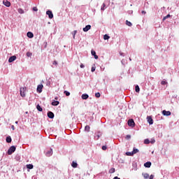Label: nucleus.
<instances>
[{
	"instance_id": "1a4fd4ad",
	"label": "nucleus",
	"mask_w": 179,
	"mask_h": 179,
	"mask_svg": "<svg viewBox=\"0 0 179 179\" xmlns=\"http://www.w3.org/2000/svg\"><path fill=\"white\" fill-rule=\"evenodd\" d=\"M48 118H50L52 120V118H54V117H55L54 113H52L51 111L48 112Z\"/></svg>"
},
{
	"instance_id": "cd10ccee",
	"label": "nucleus",
	"mask_w": 179,
	"mask_h": 179,
	"mask_svg": "<svg viewBox=\"0 0 179 179\" xmlns=\"http://www.w3.org/2000/svg\"><path fill=\"white\" fill-rule=\"evenodd\" d=\"M143 176L145 179L149 178V173H143Z\"/></svg>"
},
{
	"instance_id": "603ef678",
	"label": "nucleus",
	"mask_w": 179,
	"mask_h": 179,
	"mask_svg": "<svg viewBox=\"0 0 179 179\" xmlns=\"http://www.w3.org/2000/svg\"><path fill=\"white\" fill-rule=\"evenodd\" d=\"M6 1H8V0H6Z\"/></svg>"
},
{
	"instance_id": "6e6552de",
	"label": "nucleus",
	"mask_w": 179,
	"mask_h": 179,
	"mask_svg": "<svg viewBox=\"0 0 179 179\" xmlns=\"http://www.w3.org/2000/svg\"><path fill=\"white\" fill-rule=\"evenodd\" d=\"M162 114H163V115H166V117H169V116L171 115V112L167 111V110H163Z\"/></svg>"
},
{
	"instance_id": "f03ea898",
	"label": "nucleus",
	"mask_w": 179,
	"mask_h": 179,
	"mask_svg": "<svg viewBox=\"0 0 179 179\" xmlns=\"http://www.w3.org/2000/svg\"><path fill=\"white\" fill-rule=\"evenodd\" d=\"M15 150H16V147H15L14 145H12L8 150V155H12V153L15 152Z\"/></svg>"
},
{
	"instance_id": "20e7f679",
	"label": "nucleus",
	"mask_w": 179,
	"mask_h": 179,
	"mask_svg": "<svg viewBox=\"0 0 179 179\" xmlns=\"http://www.w3.org/2000/svg\"><path fill=\"white\" fill-rule=\"evenodd\" d=\"M46 15H48L49 19H52V17H54V14H52V11L50 10L46 11Z\"/></svg>"
},
{
	"instance_id": "393cba45",
	"label": "nucleus",
	"mask_w": 179,
	"mask_h": 179,
	"mask_svg": "<svg viewBox=\"0 0 179 179\" xmlns=\"http://www.w3.org/2000/svg\"><path fill=\"white\" fill-rule=\"evenodd\" d=\"M101 10H106V3H103L101 7Z\"/></svg>"
},
{
	"instance_id": "c03bdc74",
	"label": "nucleus",
	"mask_w": 179,
	"mask_h": 179,
	"mask_svg": "<svg viewBox=\"0 0 179 179\" xmlns=\"http://www.w3.org/2000/svg\"><path fill=\"white\" fill-rule=\"evenodd\" d=\"M153 178H155V176H153V175H150V179H153Z\"/></svg>"
},
{
	"instance_id": "c756f323",
	"label": "nucleus",
	"mask_w": 179,
	"mask_h": 179,
	"mask_svg": "<svg viewBox=\"0 0 179 179\" xmlns=\"http://www.w3.org/2000/svg\"><path fill=\"white\" fill-rule=\"evenodd\" d=\"M126 155H127V156H134V152H127Z\"/></svg>"
},
{
	"instance_id": "f257e3e1",
	"label": "nucleus",
	"mask_w": 179,
	"mask_h": 179,
	"mask_svg": "<svg viewBox=\"0 0 179 179\" xmlns=\"http://www.w3.org/2000/svg\"><path fill=\"white\" fill-rule=\"evenodd\" d=\"M27 88L26 87H20V93L21 97H25L26 96V90H27Z\"/></svg>"
},
{
	"instance_id": "6ab92c4d",
	"label": "nucleus",
	"mask_w": 179,
	"mask_h": 179,
	"mask_svg": "<svg viewBox=\"0 0 179 179\" xmlns=\"http://www.w3.org/2000/svg\"><path fill=\"white\" fill-rule=\"evenodd\" d=\"M36 110H38V111H43V108H41V106L39 105V104H38L37 106H36Z\"/></svg>"
},
{
	"instance_id": "79ce46f5",
	"label": "nucleus",
	"mask_w": 179,
	"mask_h": 179,
	"mask_svg": "<svg viewBox=\"0 0 179 179\" xmlns=\"http://www.w3.org/2000/svg\"><path fill=\"white\" fill-rule=\"evenodd\" d=\"M94 71H96V67H92L91 71L94 72Z\"/></svg>"
},
{
	"instance_id": "2f4dec72",
	"label": "nucleus",
	"mask_w": 179,
	"mask_h": 179,
	"mask_svg": "<svg viewBox=\"0 0 179 179\" xmlns=\"http://www.w3.org/2000/svg\"><path fill=\"white\" fill-rule=\"evenodd\" d=\"M76 33H78V31L75 30L72 32L73 34V38L75 39V36H76Z\"/></svg>"
},
{
	"instance_id": "37998d69",
	"label": "nucleus",
	"mask_w": 179,
	"mask_h": 179,
	"mask_svg": "<svg viewBox=\"0 0 179 179\" xmlns=\"http://www.w3.org/2000/svg\"><path fill=\"white\" fill-rule=\"evenodd\" d=\"M52 64H53V65H56V66L58 65V62L55 60L53 62Z\"/></svg>"
},
{
	"instance_id": "4c0bfd02",
	"label": "nucleus",
	"mask_w": 179,
	"mask_h": 179,
	"mask_svg": "<svg viewBox=\"0 0 179 179\" xmlns=\"http://www.w3.org/2000/svg\"><path fill=\"white\" fill-rule=\"evenodd\" d=\"M101 94H99V92H96L95 94V97H96L97 99H99V97H100Z\"/></svg>"
},
{
	"instance_id": "4be33fe9",
	"label": "nucleus",
	"mask_w": 179,
	"mask_h": 179,
	"mask_svg": "<svg viewBox=\"0 0 179 179\" xmlns=\"http://www.w3.org/2000/svg\"><path fill=\"white\" fill-rule=\"evenodd\" d=\"M135 90H136V93H139V92L141 91V89L139 88V85H136L135 87Z\"/></svg>"
},
{
	"instance_id": "39448f33",
	"label": "nucleus",
	"mask_w": 179,
	"mask_h": 179,
	"mask_svg": "<svg viewBox=\"0 0 179 179\" xmlns=\"http://www.w3.org/2000/svg\"><path fill=\"white\" fill-rule=\"evenodd\" d=\"M45 156H47V157H50V156H52V148L47 150V152H45Z\"/></svg>"
},
{
	"instance_id": "2eb2a0df",
	"label": "nucleus",
	"mask_w": 179,
	"mask_h": 179,
	"mask_svg": "<svg viewBox=\"0 0 179 179\" xmlns=\"http://www.w3.org/2000/svg\"><path fill=\"white\" fill-rule=\"evenodd\" d=\"M27 36L29 38H33L34 37V35L31 31L27 32Z\"/></svg>"
},
{
	"instance_id": "f3484780",
	"label": "nucleus",
	"mask_w": 179,
	"mask_h": 179,
	"mask_svg": "<svg viewBox=\"0 0 179 179\" xmlns=\"http://www.w3.org/2000/svg\"><path fill=\"white\" fill-rule=\"evenodd\" d=\"M71 166L73 169H76V167H78V163H76V162H73L72 164H71Z\"/></svg>"
},
{
	"instance_id": "7c9ffc66",
	"label": "nucleus",
	"mask_w": 179,
	"mask_h": 179,
	"mask_svg": "<svg viewBox=\"0 0 179 179\" xmlns=\"http://www.w3.org/2000/svg\"><path fill=\"white\" fill-rule=\"evenodd\" d=\"M18 13H20L21 15L24 13V10L22 8H18Z\"/></svg>"
},
{
	"instance_id": "9b49d317",
	"label": "nucleus",
	"mask_w": 179,
	"mask_h": 179,
	"mask_svg": "<svg viewBox=\"0 0 179 179\" xmlns=\"http://www.w3.org/2000/svg\"><path fill=\"white\" fill-rule=\"evenodd\" d=\"M91 54H92V55H93L95 59H99V56H97V55H96V51L92 50Z\"/></svg>"
},
{
	"instance_id": "a19ab883",
	"label": "nucleus",
	"mask_w": 179,
	"mask_h": 179,
	"mask_svg": "<svg viewBox=\"0 0 179 179\" xmlns=\"http://www.w3.org/2000/svg\"><path fill=\"white\" fill-rule=\"evenodd\" d=\"M33 10H34V12H37V10H38V8H37V7H34V8H33Z\"/></svg>"
},
{
	"instance_id": "a18cd8bd",
	"label": "nucleus",
	"mask_w": 179,
	"mask_h": 179,
	"mask_svg": "<svg viewBox=\"0 0 179 179\" xmlns=\"http://www.w3.org/2000/svg\"><path fill=\"white\" fill-rule=\"evenodd\" d=\"M100 138V135H97L95 136V139H99Z\"/></svg>"
},
{
	"instance_id": "9d476101",
	"label": "nucleus",
	"mask_w": 179,
	"mask_h": 179,
	"mask_svg": "<svg viewBox=\"0 0 179 179\" xmlns=\"http://www.w3.org/2000/svg\"><path fill=\"white\" fill-rule=\"evenodd\" d=\"M90 29H92V26L87 25L85 27L83 28V31H85V32L89 31V30H90Z\"/></svg>"
},
{
	"instance_id": "b1692460",
	"label": "nucleus",
	"mask_w": 179,
	"mask_h": 179,
	"mask_svg": "<svg viewBox=\"0 0 179 179\" xmlns=\"http://www.w3.org/2000/svg\"><path fill=\"white\" fill-rule=\"evenodd\" d=\"M109 173H110V174H113V173H115V169L111 168V169L109 170Z\"/></svg>"
},
{
	"instance_id": "58836bf2",
	"label": "nucleus",
	"mask_w": 179,
	"mask_h": 179,
	"mask_svg": "<svg viewBox=\"0 0 179 179\" xmlns=\"http://www.w3.org/2000/svg\"><path fill=\"white\" fill-rule=\"evenodd\" d=\"M125 139H127V141H129V139H131V135H127L125 137Z\"/></svg>"
},
{
	"instance_id": "dca6fc26",
	"label": "nucleus",
	"mask_w": 179,
	"mask_h": 179,
	"mask_svg": "<svg viewBox=\"0 0 179 179\" xmlns=\"http://www.w3.org/2000/svg\"><path fill=\"white\" fill-rule=\"evenodd\" d=\"M3 5L5 6H7V8H9L10 6V3L8 1H3Z\"/></svg>"
},
{
	"instance_id": "f8f14e48",
	"label": "nucleus",
	"mask_w": 179,
	"mask_h": 179,
	"mask_svg": "<svg viewBox=\"0 0 179 179\" xmlns=\"http://www.w3.org/2000/svg\"><path fill=\"white\" fill-rule=\"evenodd\" d=\"M83 100H87L89 99V95L87 94H83L81 96Z\"/></svg>"
},
{
	"instance_id": "8fccbe9b",
	"label": "nucleus",
	"mask_w": 179,
	"mask_h": 179,
	"mask_svg": "<svg viewBox=\"0 0 179 179\" xmlns=\"http://www.w3.org/2000/svg\"><path fill=\"white\" fill-rule=\"evenodd\" d=\"M18 122H19L16 121V122H15V124H18Z\"/></svg>"
},
{
	"instance_id": "0eeeda50",
	"label": "nucleus",
	"mask_w": 179,
	"mask_h": 179,
	"mask_svg": "<svg viewBox=\"0 0 179 179\" xmlns=\"http://www.w3.org/2000/svg\"><path fill=\"white\" fill-rule=\"evenodd\" d=\"M147 120H148V122L150 124V125H152L153 119L152 118V117L151 116H148Z\"/></svg>"
},
{
	"instance_id": "412c9836",
	"label": "nucleus",
	"mask_w": 179,
	"mask_h": 179,
	"mask_svg": "<svg viewBox=\"0 0 179 179\" xmlns=\"http://www.w3.org/2000/svg\"><path fill=\"white\" fill-rule=\"evenodd\" d=\"M132 152H133V155H136V153L139 152V150L136 148H134Z\"/></svg>"
},
{
	"instance_id": "72a5a7b5",
	"label": "nucleus",
	"mask_w": 179,
	"mask_h": 179,
	"mask_svg": "<svg viewBox=\"0 0 179 179\" xmlns=\"http://www.w3.org/2000/svg\"><path fill=\"white\" fill-rule=\"evenodd\" d=\"M109 38H110V36H109L108 35L105 34V35L103 36V39H104V40H108Z\"/></svg>"
},
{
	"instance_id": "e433bc0d",
	"label": "nucleus",
	"mask_w": 179,
	"mask_h": 179,
	"mask_svg": "<svg viewBox=\"0 0 179 179\" xmlns=\"http://www.w3.org/2000/svg\"><path fill=\"white\" fill-rule=\"evenodd\" d=\"M31 55H33V54L30 52H27V57H31Z\"/></svg>"
},
{
	"instance_id": "aec40b11",
	"label": "nucleus",
	"mask_w": 179,
	"mask_h": 179,
	"mask_svg": "<svg viewBox=\"0 0 179 179\" xmlns=\"http://www.w3.org/2000/svg\"><path fill=\"white\" fill-rule=\"evenodd\" d=\"M59 104V101H54L52 102V106H58Z\"/></svg>"
},
{
	"instance_id": "5701e85b",
	"label": "nucleus",
	"mask_w": 179,
	"mask_h": 179,
	"mask_svg": "<svg viewBox=\"0 0 179 179\" xmlns=\"http://www.w3.org/2000/svg\"><path fill=\"white\" fill-rule=\"evenodd\" d=\"M85 129L87 131V132H90V126H85Z\"/></svg>"
},
{
	"instance_id": "de8ad7c7",
	"label": "nucleus",
	"mask_w": 179,
	"mask_h": 179,
	"mask_svg": "<svg viewBox=\"0 0 179 179\" xmlns=\"http://www.w3.org/2000/svg\"><path fill=\"white\" fill-rule=\"evenodd\" d=\"M141 13H143V15H146V11L143 10Z\"/></svg>"
},
{
	"instance_id": "bb28decb",
	"label": "nucleus",
	"mask_w": 179,
	"mask_h": 179,
	"mask_svg": "<svg viewBox=\"0 0 179 179\" xmlns=\"http://www.w3.org/2000/svg\"><path fill=\"white\" fill-rule=\"evenodd\" d=\"M27 169H29V170H31L33 169V164H27Z\"/></svg>"
},
{
	"instance_id": "a878e982",
	"label": "nucleus",
	"mask_w": 179,
	"mask_h": 179,
	"mask_svg": "<svg viewBox=\"0 0 179 179\" xmlns=\"http://www.w3.org/2000/svg\"><path fill=\"white\" fill-rule=\"evenodd\" d=\"M169 17H171L170 14H168L166 16L164 17L162 20L164 22V20H166V19H169Z\"/></svg>"
},
{
	"instance_id": "f704fd0d",
	"label": "nucleus",
	"mask_w": 179,
	"mask_h": 179,
	"mask_svg": "<svg viewBox=\"0 0 179 179\" xmlns=\"http://www.w3.org/2000/svg\"><path fill=\"white\" fill-rule=\"evenodd\" d=\"M161 85H162L163 86H164V85H167V81H166V80H162V81L161 82Z\"/></svg>"
},
{
	"instance_id": "49530a36",
	"label": "nucleus",
	"mask_w": 179,
	"mask_h": 179,
	"mask_svg": "<svg viewBox=\"0 0 179 179\" xmlns=\"http://www.w3.org/2000/svg\"><path fill=\"white\" fill-rule=\"evenodd\" d=\"M80 66V68H85V65L83 64H81Z\"/></svg>"
},
{
	"instance_id": "473e14b6",
	"label": "nucleus",
	"mask_w": 179,
	"mask_h": 179,
	"mask_svg": "<svg viewBox=\"0 0 179 179\" xmlns=\"http://www.w3.org/2000/svg\"><path fill=\"white\" fill-rule=\"evenodd\" d=\"M144 143L145 145H149V143H150V141H149V139L147 138L144 141Z\"/></svg>"
},
{
	"instance_id": "c9c22d12",
	"label": "nucleus",
	"mask_w": 179,
	"mask_h": 179,
	"mask_svg": "<svg viewBox=\"0 0 179 179\" xmlns=\"http://www.w3.org/2000/svg\"><path fill=\"white\" fill-rule=\"evenodd\" d=\"M64 94H66V96H71V93L68 91H64Z\"/></svg>"
},
{
	"instance_id": "c85d7f7f",
	"label": "nucleus",
	"mask_w": 179,
	"mask_h": 179,
	"mask_svg": "<svg viewBox=\"0 0 179 179\" xmlns=\"http://www.w3.org/2000/svg\"><path fill=\"white\" fill-rule=\"evenodd\" d=\"M126 24H127V26H129V27H131V26H132V23L128 20L126 21Z\"/></svg>"
},
{
	"instance_id": "ea45409f",
	"label": "nucleus",
	"mask_w": 179,
	"mask_h": 179,
	"mask_svg": "<svg viewBox=\"0 0 179 179\" xmlns=\"http://www.w3.org/2000/svg\"><path fill=\"white\" fill-rule=\"evenodd\" d=\"M102 150H107V146L103 145L102 146Z\"/></svg>"
},
{
	"instance_id": "423d86ee",
	"label": "nucleus",
	"mask_w": 179,
	"mask_h": 179,
	"mask_svg": "<svg viewBox=\"0 0 179 179\" xmlns=\"http://www.w3.org/2000/svg\"><path fill=\"white\" fill-rule=\"evenodd\" d=\"M43 85H38L37 89H36L38 93H41V92H43Z\"/></svg>"
},
{
	"instance_id": "4468645a",
	"label": "nucleus",
	"mask_w": 179,
	"mask_h": 179,
	"mask_svg": "<svg viewBox=\"0 0 179 179\" xmlns=\"http://www.w3.org/2000/svg\"><path fill=\"white\" fill-rule=\"evenodd\" d=\"M15 59H16V56H11L8 59V62H13V61H15Z\"/></svg>"
},
{
	"instance_id": "a211bd4d",
	"label": "nucleus",
	"mask_w": 179,
	"mask_h": 179,
	"mask_svg": "<svg viewBox=\"0 0 179 179\" xmlns=\"http://www.w3.org/2000/svg\"><path fill=\"white\" fill-rule=\"evenodd\" d=\"M7 143H10V142H12V138H10V136H8L6 139Z\"/></svg>"
},
{
	"instance_id": "ddd939ff",
	"label": "nucleus",
	"mask_w": 179,
	"mask_h": 179,
	"mask_svg": "<svg viewBox=\"0 0 179 179\" xmlns=\"http://www.w3.org/2000/svg\"><path fill=\"white\" fill-rule=\"evenodd\" d=\"M152 166V162H148L144 164V166H145L147 169H150V167Z\"/></svg>"
},
{
	"instance_id": "7ed1b4c3",
	"label": "nucleus",
	"mask_w": 179,
	"mask_h": 179,
	"mask_svg": "<svg viewBox=\"0 0 179 179\" xmlns=\"http://www.w3.org/2000/svg\"><path fill=\"white\" fill-rule=\"evenodd\" d=\"M129 127H131L132 128H134V127H135V122L134 121L133 119H129L128 120V122H127Z\"/></svg>"
},
{
	"instance_id": "09e8293b",
	"label": "nucleus",
	"mask_w": 179,
	"mask_h": 179,
	"mask_svg": "<svg viewBox=\"0 0 179 179\" xmlns=\"http://www.w3.org/2000/svg\"><path fill=\"white\" fill-rule=\"evenodd\" d=\"M11 128H12V129H13V131H15V126H14V125H12V126H11Z\"/></svg>"
},
{
	"instance_id": "3c124183",
	"label": "nucleus",
	"mask_w": 179,
	"mask_h": 179,
	"mask_svg": "<svg viewBox=\"0 0 179 179\" xmlns=\"http://www.w3.org/2000/svg\"><path fill=\"white\" fill-rule=\"evenodd\" d=\"M129 61H132V59L131 58H129Z\"/></svg>"
}]
</instances>
